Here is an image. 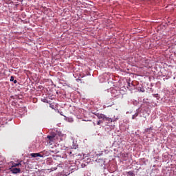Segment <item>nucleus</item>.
Segmentation results:
<instances>
[{
	"mask_svg": "<svg viewBox=\"0 0 176 176\" xmlns=\"http://www.w3.org/2000/svg\"><path fill=\"white\" fill-rule=\"evenodd\" d=\"M137 116H138V113H135L132 116V119H135V118H137Z\"/></svg>",
	"mask_w": 176,
	"mask_h": 176,
	"instance_id": "10",
	"label": "nucleus"
},
{
	"mask_svg": "<svg viewBox=\"0 0 176 176\" xmlns=\"http://www.w3.org/2000/svg\"><path fill=\"white\" fill-rule=\"evenodd\" d=\"M0 170H1V167H0Z\"/></svg>",
	"mask_w": 176,
	"mask_h": 176,
	"instance_id": "14",
	"label": "nucleus"
},
{
	"mask_svg": "<svg viewBox=\"0 0 176 176\" xmlns=\"http://www.w3.org/2000/svg\"><path fill=\"white\" fill-rule=\"evenodd\" d=\"M20 166H21V161L19 163H18V164L12 162V165L11 167H12V168L20 167Z\"/></svg>",
	"mask_w": 176,
	"mask_h": 176,
	"instance_id": "5",
	"label": "nucleus"
},
{
	"mask_svg": "<svg viewBox=\"0 0 176 176\" xmlns=\"http://www.w3.org/2000/svg\"><path fill=\"white\" fill-rule=\"evenodd\" d=\"M10 82H14V84L17 83V80H14V77L11 76Z\"/></svg>",
	"mask_w": 176,
	"mask_h": 176,
	"instance_id": "7",
	"label": "nucleus"
},
{
	"mask_svg": "<svg viewBox=\"0 0 176 176\" xmlns=\"http://www.w3.org/2000/svg\"><path fill=\"white\" fill-rule=\"evenodd\" d=\"M104 120H107L109 122H112L113 120L111 118H109V117H105Z\"/></svg>",
	"mask_w": 176,
	"mask_h": 176,
	"instance_id": "8",
	"label": "nucleus"
},
{
	"mask_svg": "<svg viewBox=\"0 0 176 176\" xmlns=\"http://www.w3.org/2000/svg\"><path fill=\"white\" fill-rule=\"evenodd\" d=\"M96 116H97V118H98L99 119H103V120H105V117H106L105 115L100 114V113L96 114Z\"/></svg>",
	"mask_w": 176,
	"mask_h": 176,
	"instance_id": "4",
	"label": "nucleus"
},
{
	"mask_svg": "<svg viewBox=\"0 0 176 176\" xmlns=\"http://www.w3.org/2000/svg\"><path fill=\"white\" fill-rule=\"evenodd\" d=\"M101 123H104V122L102 120H99L97 122V124L98 126H100V124H101Z\"/></svg>",
	"mask_w": 176,
	"mask_h": 176,
	"instance_id": "11",
	"label": "nucleus"
},
{
	"mask_svg": "<svg viewBox=\"0 0 176 176\" xmlns=\"http://www.w3.org/2000/svg\"><path fill=\"white\" fill-rule=\"evenodd\" d=\"M30 156L32 157H43V156H42L39 153H31Z\"/></svg>",
	"mask_w": 176,
	"mask_h": 176,
	"instance_id": "3",
	"label": "nucleus"
},
{
	"mask_svg": "<svg viewBox=\"0 0 176 176\" xmlns=\"http://www.w3.org/2000/svg\"><path fill=\"white\" fill-rule=\"evenodd\" d=\"M9 170L12 174H20V173H21V169L19 168L10 167Z\"/></svg>",
	"mask_w": 176,
	"mask_h": 176,
	"instance_id": "2",
	"label": "nucleus"
},
{
	"mask_svg": "<svg viewBox=\"0 0 176 176\" xmlns=\"http://www.w3.org/2000/svg\"><path fill=\"white\" fill-rule=\"evenodd\" d=\"M70 122H74V120L72 118H70Z\"/></svg>",
	"mask_w": 176,
	"mask_h": 176,
	"instance_id": "12",
	"label": "nucleus"
},
{
	"mask_svg": "<svg viewBox=\"0 0 176 176\" xmlns=\"http://www.w3.org/2000/svg\"><path fill=\"white\" fill-rule=\"evenodd\" d=\"M152 130H153V127L147 128L145 129L144 133H147L148 134H151Z\"/></svg>",
	"mask_w": 176,
	"mask_h": 176,
	"instance_id": "6",
	"label": "nucleus"
},
{
	"mask_svg": "<svg viewBox=\"0 0 176 176\" xmlns=\"http://www.w3.org/2000/svg\"><path fill=\"white\" fill-rule=\"evenodd\" d=\"M94 126H96V123L95 122H94Z\"/></svg>",
	"mask_w": 176,
	"mask_h": 176,
	"instance_id": "13",
	"label": "nucleus"
},
{
	"mask_svg": "<svg viewBox=\"0 0 176 176\" xmlns=\"http://www.w3.org/2000/svg\"><path fill=\"white\" fill-rule=\"evenodd\" d=\"M127 174H129L130 176H134V175H135L134 174V171H129V172H127Z\"/></svg>",
	"mask_w": 176,
	"mask_h": 176,
	"instance_id": "9",
	"label": "nucleus"
},
{
	"mask_svg": "<svg viewBox=\"0 0 176 176\" xmlns=\"http://www.w3.org/2000/svg\"><path fill=\"white\" fill-rule=\"evenodd\" d=\"M58 134L56 133H52L50 135L47 136V141L48 144H53V142H57L58 141Z\"/></svg>",
	"mask_w": 176,
	"mask_h": 176,
	"instance_id": "1",
	"label": "nucleus"
}]
</instances>
